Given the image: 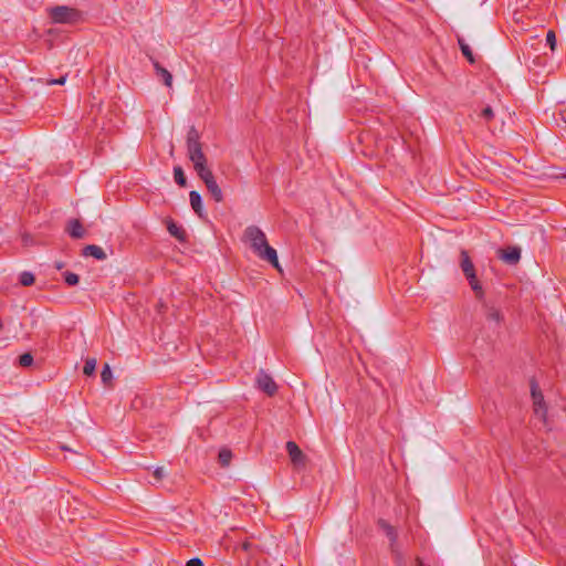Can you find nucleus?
Masks as SVG:
<instances>
[{"label":"nucleus","instance_id":"nucleus-1","mask_svg":"<svg viewBox=\"0 0 566 566\" xmlns=\"http://www.w3.org/2000/svg\"><path fill=\"white\" fill-rule=\"evenodd\" d=\"M243 239L249 243L251 250L259 259L269 262L280 272L282 271L276 250L268 243L265 233L259 227H247L243 232Z\"/></svg>","mask_w":566,"mask_h":566},{"label":"nucleus","instance_id":"nucleus-2","mask_svg":"<svg viewBox=\"0 0 566 566\" xmlns=\"http://www.w3.org/2000/svg\"><path fill=\"white\" fill-rule=\"evenodd\" d=\"M459 266H460L461 271L463 272L465 279L468 280L470 287L474 292L475 297L478 300H483L484 290L476 276L475 266H474L467 250L460 251Z\"/></svg>","mask_w":566,"mask_h":566},{"label":"nucleus","instance_id":"nucleus-3","mask_svg":"<svg viewBox=\"0 0 566 566\" xmlns=\"http://www.w3.org/2000/svg\"><path fill=\"white\" fill-rule=\"evenodd\" d=\"M187 151L195 169L207 165V157L202 151L199 132L193 126L189 128L187 134Z\"/></svg>","mask_w":566,"mask_h":566},{"label":"nucleus","instance_id":"nucleus-4","mask_svg":"<svg viewBox=\"0 0 566 566\" xmlns=\"http://www.w3.org/2000/svg\"><path fill=\"white\" fill-rule=\"evenodd\" d=\"M48 15L55 24H75L82 20V12L67 6H55L48 9Z\"/></svg>","mask_w":566,"mask_h":566},{"label":"nucleus","instance_id":"nucleus-5","mask_svg":"<svg viewBox=\"0 0 566 566\" xmlns=\"http://www.w3.org/2000/svg\"><path fill=\"white\" fill-rule=\"evenodd\" d=\"M378 526L386 534V536L389 539V548L394 556L395 562L398 565H402L405 559H403V554L401 552L400 545L398 543L397 530L385 520H379Z\"/></svg>","mask_w":566,"mask_h":566},{"label":"nucleus","instance_id":"nucleus-6","mask_svg":"<svg viewBox=\"0 0 566 566\" xmlns=\"http://www.w3.org/2000/svg\"><path fill=\"white\" fill-rule=\"evenodd\" d=\"M531 395L533 399L534 413L542 419L546 420L547 408L544 401V396L535 381L531 382Z\"/></svg>","mask_w":566,"mask_h":566},{"label":"nucleus","instance_id":"nucleus-7","mask_svg":"<svg viewBox=\"0 0 566 566\" xmlns=\"http://www.w3.org/2000/svg\"><path fill=\"white\" fill-rule=\"evenodd\" d=\"M256 388L265 392L268 396H274L277 391V386L265 370L260 369L255 378Z\"/></svg>","mask_w":566,"mask_h":566},{"label":"nucleus","instance_id":"nucleus-8","mask_svg":"<svg viewBox=\"0 0 566 566\" xmlns=\"http://www.w3.org/2000/svg\"><path fill=\"white\" fill-rule=\"evenodd\" d=\"M286 451L289 453L292 464L296 469L305 468L306 455L294 441L286 442Z\"/></svg>","mask_w":566,"mask_h":566},{"label":"nucleus","instance_id":"nucleus-9","mask_svg":"<svg viewBox=\"0 0 566 566\" xmlns=\"http://www.w3.org/2000/svg\"><path fill=\"white\" fill-rule=\"evenodd\" d=\"M497 256L509 265H516L521 260V248L509 247L507 249H500Z\"/></svg>","mask_w":566,"mask_h":566},{"label":"nucleus","instance_id":"nucleus-10","mask_svg":"<svg viewBox=\"0 0 566 566\" xmlns=\"http://www.w3.org/2000/svg\"><path fill=\"white\" fill-rule=\"evenodd\" d=\"M485 318L490 325V327L497 328L501 326L503 322L502 312L494 306H485Z\"/></svg>","mask_w":566,"mask_h":566},{"label":"nucleus","instance_id":"nucleus-11","mask_svg":"<svg viewBox=\"0 0 566 566\" xmlns=\"http://www.w3.org/2000/svg\"><path fill=\"white\" fill-rule=\"evenodd\" d=\"M66 231L74 239H81L85 234L84 228L77 219L69 221Z\"/></svg>","mask_w":566,"mask_h":566},{"label":"nucleus","instance_id":"nucleus-12","mask_svg":"<svg viewBox=\"0 0 566 566\" xmlns=\"http://www.w3.org/2000/svg\"><path fill=\"white\" fill-rule=\"evenodd\" d=\"M82 254L84 256H93L94 259L96 260H105L106 259V253L105 251L98 247V245H95V244H88L86 245L84 249H83V252Z\"/></svg>","mask_w":566,"mask_h":566},{"label":"nucleus","instance_id":"nucleus-13","mask_svg":"<svg viewBox=\"0 0 566 566\" xmlns=\"http://www.w3.org/2000/svg\"><path fill=\"white\" fill-rule=\"evenodd\" d=\"M166 223L167 230L170 235H172L180 242H184L186 240V231L181 227L177 226V223H175L174 220L168 219Z\"/></svg>","mask_w":566,"mask_h":566},{"label":"nucleus","instance_id":"nucleus-14","mask_svg":"<svg viewBox=\"0 0 566 566\" xmlns=\"http://www.w3.org/2000/svg\"><path fill=\"white\" fill-rule=\"evenodd\" d=\"M154 67L156 70L157 77L160 81H163V83L166 86L170 87L172 85V75H171V73L167 69L163 67L158 62L154 63Z\"/></svg>","mask_w":566,"mask_h":566},{"label":"nucleus","instance_id":"nucleus-15","mask_svg":"<svg viewBox=\"0 0 566 566\" xmlns=\"http://www.w3.org/2000/svg\"><path fill=\"white\" fill-rule=\"evenodd\" d=\"M189 200H190V205H191V208L193 209V211L199 216V217H202V199H201V196L199 192L192 190L190 191L189 193Z\"/></svg>","mask_w":566,"mask_h":566},{"label":"nucleus","instance_id":"nucleus-16","mask_svg":"<svg viewBox=\"0 0 566 566\" xmlns=\"http://www.w3.org/2000/svg\"><path fill=\"white\" fill-rule=\"evenodd\" d=\"M206 187L210 192L211 197L214 199V201L221 202L223 200V192L219 185L217 184L216 179L208 181Z\"/></svg>","mask_w":566,"mask_h":566},{"label":"nucleus","instance_id":"nucleus-17","mask_svg":"<svg viewBox=\"0 0 566 566\" xmlns=\"http://www.w3.org/2000/svg\"><path fill=\"white\" fill-rule=\"evenodd\" d=\"M458 43H459L462 54L467 57V60L470 63H474L475 59H474L473 52H472L470 45L465 42V40L462 36L458 35Z\"/></svg>","mask_w":566,"mask_h":566},{"label":"nucleus","instance_id":"nucleus-18","mask_svg":"<svg viewBox=\"0 0 566 566\" xmlns=\"http://www.w3.org/2000/svg\"><path fill=\"white\" fill-rule=\"evenodd\" d=\"M195 170L197 171L200 179L205 182V185H207L208 181L214 179L212 171L208 168L207 165L201 168H196Z\"/></svg>","mask_w":566,"mask_h":566},{"label":"nucleus","instance_id":"nucleus-19","mask_svg":"<svg viewBox=\"0 0 566 566\" xmlns=\"http://www.w3.org/2000/svg\"><path fill=\"white\" fill-rule=\"evenodd\" d=\"M174 178H175L176 184H178L180 187L186 186L187 179H186L184 170L180 166H176L174 168Z\"/></svg>","mask_w":566,"mask_h":566},{"label":"nucleus","instance_id":"nucleus-20","mask_svg":"<svg viewBox=\"0 0 566 566\" xmlns=\"http://www.w3.org/2000/svg\"><path fill=\"white\" fill-rule=\"evenodd\" d=\"M19 281H20V284L23 286H31L34 283L35 277L32 272L23 271L20 274Z\"/></svg>","mask_w":566,"mask_h":566},{"label":"nucleus","instance_id":"nucleus-21","mask_svg":"<svg viewBox=\"0 0 566 566\" xmlns=\"http://www.w3.org/2000/svg\"><path fill=\"white\" fill-rule=\"evenodd\" d=\"M101 378H102V381L104 385H106V386L111 385V381L113 378V373H112V369L108 364L104 365L102 373H101Z\"/></svg>","mask_w":566,"mask_h":566},{"label":"nucleus","instance_id":"nucleus-22","mask_svg":"<svg viewBox=\"0 0 566 566\" xmlns=\"http://www.w3.org/2000/svg\"><path fill=\"white\" fill-rule=\"evenodd\" d=\"M95 368H96V359L95 358H87L85 360V364H84V367H83V373L86 376H92L95 373Z\"/></svg>","mask_w":566,"mask_h":566},{"label":"nucleus","instance_id":"nucleus-23","mask_svg":"<svg viewBox=\"0 0 566 566\" xmlns=\"http://www.w3.org/2000/svg\"><path fill=\"white\" fill-rule=\"evenodd\" d=\"M232 453L228 449H222L219 452V461L222 467H228L231 462Z\"/></svg>","mask_w":566,"mask_h":566},{"label":"nucleus","instance_id":"nucleus-24","mask_svg":"<svg viewBox=\"0 0 566 566\" xmlns=\"http://www.w3.org/2000/svg\"><path fill=\"white\" fill-rule=\"evenodd\" d=\"M64 281L67 285L70 286H74L78 283L80 281V277L76 273H73V272H70V271H66L64 274Z\"/></svg>","mask_w":566,"mask_h":566},{"label":"nucleus","instance_id":"nucleus-25","mask_svg":"<svg viewBox=\"0 0 566 566\" xmlns=\"http://www.w3.org/2000/svg\"><path fill=\"white\" fill-rule=\"evenodd\" d=\"M495 114L491 106H485L480 114V117L483 118L486 123L491 122Z\"/></svg>","mask_w":566,"mask_h":566},{"label":"nucleus","instance_id":"nucleus-26","mask_svg":"<svg viewBox=\"0 0 566 566\" xmlns=\"http://www.w3.org/2000/svg\"><path fill=\"white\" fill-rule=\"evenodd\" d=\"M19 364L22 367H29L33 364V356L30 353L22 354L19 357Z\"/></svg>","mask_w":566,"mask_h":566},{"label":"nucleus","instance_id":"nucleus-27","mask_svg":"<svg viewBox=\"0 0 566 566\" xmlns=\"http://www.w3.org/2000/svg\"><path fill=\"white\" fill-rule=\"evenodd\" d=\"M546 42L549 45L551 50L554 51L556 49V34L553 30H549L546 34Z\"/></svg>","mask_w":566,"mask_h":566},{"label":"nucleus","instance_id":"nucleus-28","mask_svg":"<svg viewBox=\"0 0 566 566\" xmlns=\"http://www.w3.org/2000/svg\"><path fill=\"white\" fill-rule=\"evenodd\" d=\"M166 475L165 469L163 467H157L154 470V476L157 481H160Z\"/></svg>","mask_w":566,"mask_h":566},{"label":"nucleus","instance_id":"nucleus-29","mask_svg":"<svg viewBox=\"0 0 566 566\" xmlns=\"http://www.w3.org/2000/svg\"><path fill=\"white\" fill-rule=\"evenodd\" d=\"M186 566H203V563L200 558L193 557L187 562Z\"/></svg>","mask_w":566,"mask_h":566},{"label":"nucleus","instance_id":"nucleus-30","mask_svg":"<svg viewBox=\"0 0 566 566\" xmlns=\"http://www.w3.org/2000/svg\"><path fill=\"white\" fill-rule=\"evenodd\" d=\"M65 81H66V75L61 76V77H59L56 80H50V81H48V84H50V85H54V84L63 85L65 83Z\"/></svg>","mask_w":566,"mask_h":566},{"label":"nucleus","instance_id":"nucleus-31","mask_svg":"<svg viewBox=\"0 0 566 566\" xmlns=\"http://www.w3.org/2000/svg\"><path fill=\"white\" fill-rule=\"evenodd\" d=\"M252 547H253V544H252L251 542H248V541H247V542L242 543V548H243V551H245V552L251 551V549H252Z\"/></svg>","mask_w":566,"mask_h":566},{"label":"nucleus","instance_id":"nucleus-32","mask_svg":"<svg viewBox=\"0 0 566 566\" xmlns=\"http://www.w3.org/2000/svg\"><path fill=\"white\" fill-rule=\"evenodd\" d=\"M418 565H419V566H427V565H424L420 559H418Z\"/></svg>","mask_w":566,"mask_h":566},{"label":"nucleus","instance_id":"nucleus-33","mask_svg":"<svg viewBox=\"0 0 566 566\" xmlns=\"http://www.w3.org/2000/svg\"><path fill=\"white\" fill-rule=\"evenodd\" d=\"M56 268H57V269H61V268H62V264H61V263L56 264Z\"/></svg>","mask_w":566,"mask_h":566}]
</instances>
